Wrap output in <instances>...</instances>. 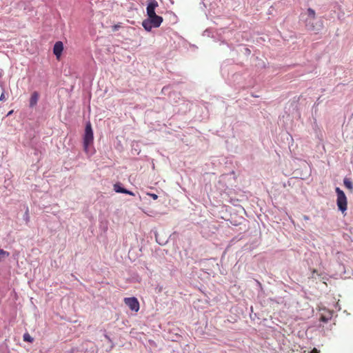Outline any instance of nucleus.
<instances>
[{"label": "nucleus", "instance_id": "obj_1", "mask_svg": "<svg viewBox=\"0 0 353 353\" xmlns=\"http://www.w3.org/2000/svg\"><path fill=\"white\" fill-rule=\"evenodd\" d=\"M163 17L156 14L148 17L142 22L144 29L148 32L151 31L152 28H159L163 22Z\"/></svg>", "mask_w": 353, "mask_h": 353}, {"label": "nucleus", "instance_id": "obj_2", "mask_svg": "<svg viewBox=\"0 0 353 353\" xmlns=\"http://www.w3.org/2000/svg\"><path fill=\"white\" fill-rule=\"evenodd\" d=\"M94 140L93 132L90 123H88L85 128L83 137V148L86 153L89 152V147L92 145Z\"/></svg>", "mask_w": 353, "mask_h": 353}, {"label": "nucleus", "instance_id": "obj_3", "mask_svg": "<svg viewBox=\"0 0 353 353\" xmlns=\"http://www.w3.org/2000/svg\"><path fill=\"white\" fill-rule=\"evenodd\" d=\"M335 191L337 196L336 204L339 210L341 211L342 213H344L347 208V197L344 192L339 188H336Z\"/></svg>", "mask_w": 353, "mask_h": 353}, {"label": "nucleus", "instance_id": "obj_4", "mask_svg": "<svg viewBox=\"0 0 353 353\" xmlns=\"http://www.w3.org/2000/svg\"><path fill=\"white\" fill-rule=\"evenodd\" d=\"M316 19H305V27L308 30L318 32L323 28V22L315 21Z\"/></svg>", "mask_w": 353, "mask_h": 353}, {"label": "nucleus", "instance_id": "obj_5", "mask_svg": "<svg viewBox=\"0 0 353 353\" xmlns=\"http://www.w3.org/2000/svg\"><path fill=\"white\" fill-rule=\"evenodd\" d=\"M124 303L127 305L129 308L134 312H138L139 310V303L137 298L135 297H130L125 298Z\"/></svg>", "mask_w": 353, "mask_h": 353}, {"label": "nucleus", "instance_id": "obj_6", "mask_svg": "<svg viewBox=\"0 0 353 353\" xmlns=\"http://www.w3.org/2000/svg\"><path fill=\"white\" fill-rule=\"evenodd\" d=\"M159 6V3L156 0H148L146 8L147 15L150 16L156 14L155 9Z\"/></svg>", "mask_w": 353, "mask_h": 353}, {"label": "nucleus", "instance_id": "obj_7", "mask_svg": "<svg viewBox=\"0 0 353 353\" xmlns=\"http://www.w3.org/2000/svg\"><path fill=\"white\" fill-rule=\"evenodd\" d=\"M63 50V45L61 41H57L54 45L53 53L57 59H59Z\"/></svg>", "mask_w": 353, "mask_h": 353}, {"label": "nucleus", "instance_id": "obj_8", "mask_svg": "<svg viewBox=\"0 0 353 353\" xmlns=\"http://www.w3.org/2000/svg\"><path fill=\"white\" fill-rule=\"evenodd\" d=\"M114 190L116 192H118V193H123V194H129V195H131V196H134V193H133L132 192L130 191V190H128L123 188H121V185H120V183H115L114 185Z\"/></svg>", "mask_w": 353, "mask_h": 353}, {"label": "nucleus", "instance_id": "obj_9", "mask_svg": "<svg viewBox=\"0 0 353 353\" xmlns=\"http://www.w3.org/2000/svg\"><path fill=\"white\" fill-rule=\"evenodd\" d=\"M39 99V94L37 92H34L30 97V106L34 107L38 101Z\"/></svg>", "mask_w": 353, "mask_h": 353}, {"label": "nucleus", "instance_id": "obj_10", "mask_svg": "<svg viewBox=\"0 0 353 353\" xmlns=\"http://www.w3.org/2000/svg\"><path fill=\"white\" fill-rule=\"evenodd\" d=\"M307 18L306 19H316V12L314 10L309 8L307 10Z\"/></svg>", "mask_w": 353, "mask_h": 353}, {"label": "nucleus", "instance_id": "obj_11", "mask_svg": "<svg viewBox=\"0 0 353 353\" xmlns=\"http://www.w3.org/2000/svg\"><path fill=\"white\" fill-rule=\"evenodd\" d=\"M343 183H344V185L350 190L352 191L353 190V185H352V181L350 179L345 178L343 180Z\"/></svg>", "mask_w": 353, "mask_h": 353}, {"label": "nucleus", "instance_id": "obj_12", "mask_svg": "<svg viewBox=\"0 0 353 353\" xmlns=\"http://www.w3.org/2000/svg\"><path fill=\"white\" fill-rule=\"evenodd\" d=\"M23 340L25 341L32 343L33 341V338L28 333H26L23 335Z\"/></svg>", "mask_w": 353, "mask_h": 353}, {"label": "nucleus", "instance_id": "obj_13", "mask_svg": "<svg viewBox=\"0 0 353 353\" xmlns=\"http://www.w3.org/2000/svg\"><path fill=\"white\" fill-rule=\"evenodd\" d=\"M331 316L332 315L330 313L328 314L327 316L322 314L320 317V321L326 323L331 318Z\"/></svg>", "mask_w": 353, "mask_h": 353}, {"label": "nucleus", "instance_id": "obj_14", "mask_svg": "<svg viewBox=\"0 0 353 353\" xmlns=\"http://www.w3.org/2000/svg\"><path fill=\"white\" fill-rule=\"evenodd\" d=\"M9 255V253L6 251H4L3 250L0 249V261L3 259L5 256H8Z\"/></svg>", "mask_w": 353, "mask_h": 353}, {"label": "nucleus", "instance_id": "obj_15", "mask_svg": "<svg viewBox=\"0 0 353 353\" xmlns=\"http://www.w3.org/2000/svg\"><path fill=\"white\" fill-rule=\"evenodd\" d=\"M6 100V98L5 97V94H4L3 92H2L1 96H0V101H5Z\"/></svg>", "mask_w": 353, "mask_h": 353}, {"label": "nucleus", "instance_id": "obj_16", "mask_svg": "<svg viewBox=\"0 0 353 353\" xmlns=\"http://www.w3.org/2000/svg\"><path fill=\"white\" fill-rule=\"evenodd\" d=\"M149 195L154 199L156 200L158 199V196L155 194H149Z\"/></svg>", "mask_w": 353, "mask_h": 353}, {"label": "nucleus", "instance_id": "obj_17", "mask_svg": "<svg viewBox=\"0 0 353 353\" xmlns=\"http://www.w3.org/2000/svg\"><path fill=\"white\" fill-rule=\"evenodd\" d=\"M310 353H319V351L316 348H314Z\"/></svg>", "mask_w": 353, "mask_h": 353}, {"label": "nucleus", "instance_id": "obj_18", "mask_svg": "<svg viewBox=\"0 0 353 353\" xmlns=\"http://www.w3.org/2000/svg\"><path fill=\"white\" fill-rule=\"evenodd\" d=\"M13 112V110H10L8 113V116L12 114Z\"/></svg>", "mask_w": 353, "mask_h": 353}, {"label": "nucleus", "instance_id": "obj_19", "mask_svg": "<svg viewBox=\"0 0 353 353\" xmlns=\"http://www.w3.org/2000/svg\"><path fill=\"white\" fill-rule=\"evenodd\" d=\"M1 76V74L0 73V77Z\"/></svg>", "mask_w": 353, "mask_h": 353}]
</instances>
